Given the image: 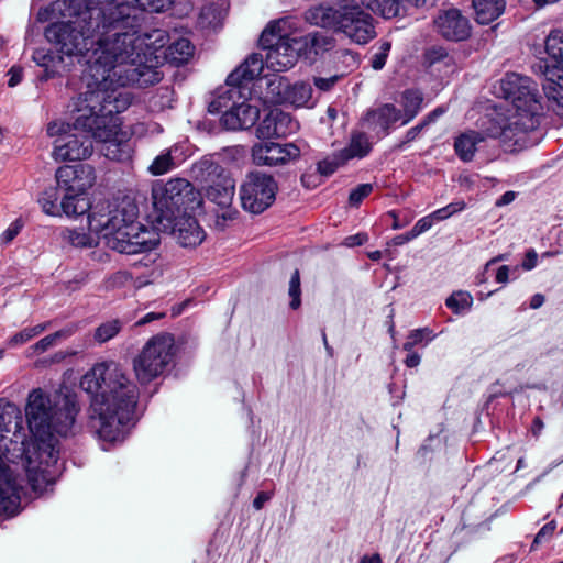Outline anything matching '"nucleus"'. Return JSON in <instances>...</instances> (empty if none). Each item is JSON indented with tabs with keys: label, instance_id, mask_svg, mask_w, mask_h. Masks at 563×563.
Wrapping results in <instances>:
<instances>
[{
	"label": "nucleus",
	"instance_id": "f257e3e1",
	"mask_svg": "<svg viewBox=\"0 0 563 563\" xmlns=\"http://www.w3.org/2000/svg\"><path fill=\"white\" fill-rule=\"evenodd\" d=\"M89 394L87 429L103 450L122 443L135 420L140 389L126 371L113 361L97 363L80 379Z\"/></svg>",
	"mask_w": 563,
	"mask_h": 563
},
{
	"label": "nucleus",
	"instance_id": "f03ea898",
	"mask_svg": "<svg viewBox=\"0 0 563 563\" xmlns=\"http://www.w3.org/2000/svg\"><path fill=\"white\" fill-rule=\"evenodd\" d=\"M81 92L76 101V114L74 118L73 126L64 123L51 122L47 125V134L56 136L54 141L53 157L57 162H75L89 158L93 153L92 140L102 143L103 155L111 159L123 162L131 157V143L130 136L126 131L122 130V121L119 114L122 111H115L109 114L115 119V131L111 132L108 137L102 139L95 135L93 128L77 126L76 120L79 117V109L81 107ZM96 117H108V112L100 111L98 107L95 109Z\"/></svg>",
	"mask_w": 563,
	"mask_h": 563
},
{
	"label": "nucleus",
	"instance_id": "7ed1b4c3",
	"mask_svg": "<svg viewBox=\"0 0 563 563\" xmlns=\"http://www.w3.org/2000/svg\"><path fill=\"white\" fill-rule=\"evenodd\" d=\"M139 208L131 200H123L108 214H89V229L100 233L106 245L119 253L137 254L154 250L159 243V233L137 222Z\"/></svg>",
	"mask_w": 563,
	"mask_h": 563
},
{
	"label": "nucleus",
	"instance_id": "20e7f679",
	"mask_svg": "<svg viewBox=\"0 0 563 563\" xmlns=\"http://www.w3.org/2000/svg\"><path fill=\"white\" fill-rule=\"evenodd\" d=\"M496 89L498 97L512 103L515 113L507 124L494 125L487 134L503 142H514L518 145L525 143V135L537 130L541 122L542 107L533 81L529 77L509 73L499 80Z\"/></svg>",
	"mask_w": 563,
	"mask_h": 563
},
{
	"label": "nucleus",
	"instance_id": "39448f33",
	"mask_svg": "<svg viewBox=\"0 0 563 563\" xmlns=\"http://www.w3.org/2000/svg\"><path fill=\"white\" fill-rule=\"evenodd\" d=\"M79 406L75 398L55 396L41 388L33 389L25 406V417L31 433L45 443L54 433L67 437L75 432Z\"/></svg>",
	"mask_w": 563,
	"mask_h": 563
},
{
	"label": "nucleus",
	"instance_id": "423d86ee",
	"mask_svg": "<svg viewBox=\"0 0 563 563\" xmlns=\"http://www.w3.org/2000/svg\"><path fill=\"white\" fill-rule=\"evenodd\" d=\"M55 178L59 189L64 190L62 210L68 217L86 213L90 201L86 196L96 183L95 168L89 164L64 165L57 168Z\"/></svg>",
	"mask_w": 563,
	"mask_h": 563
},
{
	"label": "nucleus",
	"instance_id": "0eeeda50",
	"mask_svg": "<svg viewBox=\"0 0 563 563\" xmlns=\"http://www.w3.org/2000/svg\"><path fill=\"white\" fill-rule=\"evenodd\" d=\"M210 113H222L221 124L231 131L252 128L260 118V109L247 102L238 87H228L209 103Z\"/></svg>",
	"mask_w": 563,
	"mask_h": 563
},
{
	"label": "nucleus",
	"instance_id": "6e6552de",
	"mask_svg": "<svg viewBox=\"0 0 563 563\" xmlns=\"http://www.w3.org/2000/svg\"><path fill=\"white\" fill-rule=\"evenodd\" d=\"M287 21L280 19L271 22L262 32L260 44L266 49L265 66L276 73L286 71L297 63L300 56L296 38L284 35Z\"/></svg>",
	"mask_w": 563,
	"mask_h": 563
},
{
	"label": "nucleus",
	"instance_id": "1a4fd4ad",
	"mask_svg": "<svg viewBox=\"0 0 563 563\" xmlns=\"http://www.w3.org/2000/svg\"><path fill=\"white\" fill-rule=\"evenodd\" d=\"M156 223L173 220L176 216L187 212L196 199L192 185L184 178L170 179L152 189Z\"/></svg>",
	"mask_w": 563,
	"mask_h": 563
},
{
	"label": "nucleus",
	"instance_id": "9d476101",
	"mask_svg": "<svg viewBox=\"0 0 563 563\" xmlns=\"http://www.w3.org/2000/svg\"><path fill=\"white\" fill-rule=\"evenodd\" d=\"M175 355L174 336L159 333L151 338L137 357L133 369L141 384H146L161 376L172 364Z\"/></svg>",
	"mask_w": 563,
	"mask_h": 563
},
{
	"label": "nucleus",
	"instance_id": "9b49d317",
	"mask_svg": "<svg viewBox=\"0 0 563 563\" xmlns=\"http://www.w3.org/2000/svg\"><path fill=\"white\" fill-rule=\"evenodd\" d=\"M548 58L543 68V90L549 100L556 104L555 111L563 115V32L553 31L545 38Z\"/></svg>",
	"mask_w": 563,
	"mask_h": 563
},
{
	"label": "nucleus",
	"instance_id": "f8f14e48",
	"mask_svg": "<svg viewBox=\"0 0 563 563\" xmlns=\"http://www.w3.org/2000/svg\"><path fill=\"white\" fill-rule=\"evenodd\" d=\"M278 186L273 176L251 172L240 189L242 207L255 214L262 213L275 200Z\"/></svg>",
	"mask_w": 563,
	"mask_h": 563
},
{
	"label": "nucleus",
	"instance_id": "ddd939ff",
	"mask_svg": "<svg viewBox=\"0 0 563 563\" xmlns=\"http://www.w3.org/2000/svg\"><path fill=\"white\" fill-rule=\"evenodd\" d=\"M165 7L164 11L167 9V1L164 0ZM147 11H144V19L146 18L145 13ZM163 12V10L161 11ZM145 23V21L143 22ZM144 25V24H142ZM159 32H164L166 34L165 41L161 47H156L154 49L153 57L155 58L152 62H147L146 64H152L154 70L157 73L159 79L152 85H155L162 80V74L158 70V65L162 63V60H166L168 64L174 66H181L187 64L192 57L195 53V46L191 44V42L188 38H178L175 42L170 43L166 48V44L169 40V36L166 31L157 29ZM156 32V30H152L151 32H143V26L140 27V31L137 34L142 37V42L144 43L143 48L147 49L148 44H151L152 40H150L147 36L152 33ZM145 62V59H143ZM144 85L143 87L150 86ZM141 87L140 85H137Z\"/></svg>",
	"mask_w": 563,
	"mask_h": 563
},
{
	"label": "nucleus",
	"instance_id": "4468645a",
	"mask_svg": "<svg viewBox=\"0 0 563 563\" xmlns=\"http://www.w3.org/2000/svg\"><path fill=\"white\" fill-rule=\"evenodd\" d=\"M301 150L295 143L261 140L251 148L252 161L257 166H285L299 159Z\"/></svg>",
	"mask_w": 563,
	"mask_h": 563
},
{
	"label": "nucleus",
	"instance_id": "2eb2a0df",
	"mask_svg": "<svg viewBox=\"0 0 563 563\" xmlns=\"http://www.w3.org/2000/svg\"><path fill=\"white\" fill-rule=\"evenodd\" d=\"M340 31L357 44H366L376 35L373 18L358 5L344 4Z\"/></svg>",
	"mask_w": 563,
	"mask_h": 563
},
{
	"label": "nucleus",
	"instance_id": "dca6fc26",
	"mask_svg": "<svg viewBox=\"0 0 563 563\" xmlns=\"http://www.w3.org/2000/svg\"><path fill=\"white\" fill-rule=\"evenodd\" d=\"M210 167L212 168L210 174H216L217 180L208 186L206 196L213 203L222 209H227L221 214L223 220H233L238 214L236 210L230 209L235 192V181L229 174L224 173L219 165L211 164ZM218 220H220L219 216ZM217 223L219 224V221H217Z\"/></svg>",
	"mask_w": 563,
	"mask_h": 563
},
{
	"label": "nucleus",
	"instance_id": "f3484780",
	"mask_svg": "<svg viewBox=\"0 0 563 563\" xmlns=\"http://www.w3.org/2000/svg\"><path fill=\"white\" fill-rule=\"evenodd\" d=\"M157 225L163 231H170L183 247H196L206 239V233L196 218L187 214V212Z\"/></svg>",
	"mask_w": 563,
	"mask_h": 563
},
{
	"label": "nucleus",
	"instance_id": "a211bd4d",
	"mask_svg": "<svg viewBox=\"0 0 563 563\" xmlns=\"http://www.w3.org/2000/svg\"><path fill=\"white\" fill-rule=\"evenodd\" d=\"M22 486L18 476L0 456V514L13 516L21 504Z\"/></svg>",
	"mask_w": 563,
	"mask_h": 563
},
{
	"label": "nucleus",
	"instance_id": "6ab92c4d",
	"mask_svg": "<svg viewBox=\"0 0 563 563\" xmlns=\"http://www.w3.org/2000/svg\"><path fill=\"white\" fill-rule=\"evenodd\" d=\"M299 129V123L279 109L271 110L260 122L256 129V135L261 140H271L273 137H286Z\"/></svg>",
	"mask_w": 563,
	"mask_h": 563
},
{
	"label": "nucleus",
	"instance_id": "aec40b11",
	"mask_svg": "<svg viewBox=\"0 0 563 563\" xmlns=\"http://www.w3.org/2000/svg\"><path fill=\"white\" fill-rule=\"evenodd\" d=\"M433 23L437 32L449 41H464L471 35L470 21L457 9L440 12Z\"/></svg>",
	"mask_w": 563,
	"mask_h": 563
},
{
	"label": "nucleus",
	"instance_id": "412c9836",
	"mask_svg": "<svg viewBox=\"0 0 563 563\" xmlns=\"http://www.w3.org/2000/svg\"><path fill=\"white\" fill-rule=\"evenodd\" d=\"M264 65L265 60L261 54H251L228 76V87H238L241 90L243 82H247L260 77L264 69Z\"/></svg>",
	"mask_w": 563,
	"mask_h": 563
},
{
	"label": "nucleus",
	"instance_id": "4be33fe9",
	"mask_svg": "<svg viewBox=\"0 0 563 563\" xmlns=\"http://www.w3.org/2000/svg\"><path fill=\"white\" fill-rule=\"evenodd\" d=\"M187 157L186 146L179 143L175 144L156 156L148 170L154 176L166 174L178 167Z\"/></svg>",
	"mask_w": 563,
	"mask_h": 563
},
{
	"label": "nucleus",
	"instance_id": "5701e85b",
	"mask_svg": "<svg viewBox=\"0 0 563 563\" xmlns=\"http://www.w3.org/2000/svg\"><path fill=\"white\" fill-rule=\"evenodd\" d=\"M296 41L300 55L310 60L331 51L335 45L334 38L322 32L309 33L300 38H296Z\"/></svg>",
	"mask_w": 563,
	"mask_h": 563
},
{
	"label": "nucleus",
	"instance_id": "b1692460",
	"mask_svg": "<svg viewBox=\"0 0 563 563\" xmlns=\"http://www.w3.org/2000/svg\"><path fill=\"white\" fill-rule=\"evenodd\" d=\"M494 125H501L498 122H493L490 129ZM489 128L485 131V134L478 131L468 130L461 133L454 141V151L457 157L463 162H471L477 150V145L482 143L485 137H490L488 133Z\"/></svg>",
	"mask_w": 563,
	"mask_h": 563
},
{
	"label": "nucleus",
	"instance_id": "393cba45",
	"mask_svg": "<svg viewBox=\"0 0 563 563\" xmlns=\"http://www.w3.org/2000/svg\"><path fill=\"white\" fill-rule=\"evenodd\" d=\"M401 110L390 103H385L376 109L369 110L365 117V121L369 128L374 130L379 129L385 134L388 133L389 128L394 123L401 121Z\"/></svg>",
	"mask_w": 563,
	"mask_h": 563
},
{
	"label": "nucleus",
	"instance_id": "a878e982",
	"mask_svg": "<svg viewBox=\"0 0 563 563\" xmlns=\"http://www.w3.org/2000/svg\"><path fill=\"white\" fill-rule=\"evenodd\" d=\"M343 7L344 4H341L339 9H335L330 5L319 4L310 8L305 16L310 24L340 30Z\"/></svg>",
	"mask_w": 563,
	"mask_h": 563
},
{
	"label": "nucleus",
	"instance_id": "bb28decb",
	"mask_svg": "<svg viewBox=\"0 0 563 563\" xmlns=\"http://www.w3.org/2000/svg\"><path fill=\"white\" fill-rule=\"evenodd\" d=\"M475 20L479 24H489L505 11V0H473Z\"/></svg>",
	"mask_w": 563,
	"mask_h": 563
},
{
	"label": "nucleus",
	"instance_id": "cd10ccee",
	"mask_svg": "<svg viewBox=\"0 0 563 563\" xmlns=\"http://www.w3.org/2000/svg\"><path fill=\"white\" fill-rule=\"evenodd\" d=\"M372 151V143L368 135L362 131H353L351 133L347 145L340 150L346 162L352 159H362Z\"/></svg>",
	"mask_w": 563,
	"mask_h": 563
},
{
	"label": "nucleus",
	"instance_id": "c85d7f7f",
	"mask_svg": "<svg viewBox=\"0 0 563 563\" xmlns=\"http://www.w3.org/2000/svg\"><path fill=\"white\" fill-rule=\"evenodd\" d=\"M362 3L385 19L402 16L408 13L405 0H363Z\"/></svg>",
	"mask_w": 563,
	"mask_h": 563
},
{
	"label": "nucleus",
	"instance_id": "c756f323",
	"mask_svg": "<svg viewBox=\"0 0 563 563\" xmlns=\"http://www.w3.org/2000/svg\"><path fill=\"white\" fill-rule=\"evenodd\" d=\"M422 102L423 96L418 89H407L401 93L400 106L402 108V125L410 122L420 112Z\"/></svg>",
	"mask_w": 563,
	"mask_h": 563
},
{
	"label": "nucleus",
	"instance_id": "7c9ffc66",
	"mask_svg": "<svg viewBox=\"0 0 563 563\" xmlns=\"http://www.w3.org/2000/svg\"><path fill=\"white\" fill-rule=\"evenodd\" d=\"M33 59L42 67L45 68L46 77H54L62 70H65L63 64V57L55 55L54 53H45L37 51L34 53Z\"/></svg>",
	"mask_w": 563,
	"mask_h": 563
},
{
	"label": "nucleus",
	"instance_id": "2f4dec72",
	"mask_svg": "<svg viewBox=\"0 0 563 563\" xmlns=\"http://www.w3.org/2000/svg\"><path fill=\"white\" fill-rule=\"evenodd\" d=\"M48 327V323H40L33 327H26L7 339L5 345L10 349L26 344L37 335L42 334Z\"/></svg>",
	"mask_w": 563,
	"mask_h": 563
},
{
	"label": "nucleus",
	"instance_id": "473e14b6",
	"mask_svg": "<svg viewBox=\"0 0 563 563\" xmlns=\"http://www.w3.org/2000/svg\"><path fill=\"white\" fill-rule=\"evenodd\" d=\"M58 190L57 188H47L45 189L41 197L38 198V203L42 208V211L48 216L57 217L63 212L62 205H58Z\"/></svg>",
	"mask_w": 563,
	"mask_h": 563
},
{
	"label": "nucleus",
	"instance_id": "72a5a7b5",
	"mask_svg": "<svg viewBox=\"0 0 563 563\" xmlns=\"http://www.w3.org/2000/svg\"><path fill=\"white\" fill-rule=\"evenodd\" d=\"M68 335L69 332L64 330L46 335L26 350V356L33 357L41 355L53 347L59 339H65Z\"/></svg>",
	"mask_w": 563,
	"mask_h": 563
},
{
	"label": "nucleus",
	"instance_id": "f704fd0d",
	"mask_svg": "<svg viewBox=\"0 0 563 563\" xmlns=\"http://www.w3.org/2000/svg\"><path fill=\"white\" fill-rule=\"evenodd\" d=\"M435 338L433 331L429 328H420L409 332L406 342L404 343V350L410 352L415 346H426Z\"/></svg>",
	"mask_w": 563,
	"mask_h": 563
},
{
	"label": "nucleus",
	"instance_id": "c9c22d12",
	"mask_svg": "<svg viewBox=\"0 0 563 563\" xmlns=\"http://www.w3.org/2000/svg\"><path fill=\"white\" fill-rule=\"evenodd\" d=\"M312 97V87L307 82L295 84L288 92V99L296 107L308 106Z\"/></svg>",
	"mask_w": 563,
	"mask_h": 563
},
{
	"label": "nucleus",
	"instance_id": "e433bc0d",
	"mask_svg": "<svg viewBox=\"0 0 563 563\" xmlns=\"http://www.w3.org/2000/svg\"><path fill=\"white\" fill-rule=\"evenodd\" d=\"M121 328L122 323L118 319L106 321L96 329L95 340L99 343L108 342L120 332Z\"/></svg>",
	"mask_w": 563,
	"mask_h": 563
},
{
	"label": "nucleus",
	"instance_id": "4c0bfd02",
	"mask_svg": "<svg viewBox=\"0 0 563 563\" xmlns=\"http://www.w3.org/2000/svg\"><path fill=\"white\" fill-rule=\"evenodd\" d=\"M347 162L343 157L340 151L333 153L331 156L318 163L317 169L323 176H330L338 170L341 166H344Z\"/></svg>",
	"mask_w": 563,
	"mask_h": 563
},
{
	"label": "nucleus",
	"instance_id": "58836bf2",
	"mask_svg": "<svg viewBox=\"0 0 563 563\" xmlns=\"http://www.w3.org/2000/svg\"><path fill=\"white\" fill-rule=\"evenodd\" d=\"M473 298L467 291H455L445 301V305L453 312L459 313L471 308Z\"/></svg>",
	"mask_w": 563,
	"mask_h": 563
},
{
	"label": "nucleus",
	"instance_id": "ea45409f",
	"mask_svg": "<svg viewBox=\"0 0 563 563\" xmlns=\"http://www.w3.org/2000/svg\"><path fill=\"white\" fill-rule=\"evenodd\" d=\"M64 236L76 247H91L96 244V239L82 230H67Z\"/></svg>",
	"mask_w": 563,
	"mask_h": 563
},
{
	"label": "nucleus",
	"instance_id": "a19ab883",
	"mask_svg": "<svg viewBox=\"0 0 563 563\" xmlns=\"http://www.w3.org/2000/svg\"><path fill=\"white\" fill-rule=\"evenodd\" d=\"M465 208L466 203L464 202V200H455L446 205L445 207H442L431 212L430 216L434 222H439L446 220L459 212H462Z\"/></svg>",
	"mask_w": 563,
	"mask_h": 563
},
{
	"label": "nucleus",
	"instance_id": "79ce46f5",
	"mask_svg": "<svg viewBox=\"0 0 563 563\" xmlns=\"http://www.w3.org/2000/svg\"><path fill=\"white\" fill-rule=\"evenodd\" d=\"M426 62L431 67L440 63H443L445 66H452L453 57L449 55L445 48L437 46L427 51Z\"/></svg>",
	"mask_w": 563,
	"mask_h": 563
},
{
	"label": "nucleus",
	"instance_id": "37998d69",
	"mask_svg": "<svg viewBox=\"0 0 563 563\" xmlns=\"http://www.w3.org/2000/svg\"><path fill=\"white\" fill-rule=\"evenodd\" d=\"M374 186L372 184H361L353 188L349 196V205L357 208L364 199L373 192Z\"/></svg>",
	"mask_w": 563,
	"mask_h": 563
},
{
	"label": "nucleus",
	"instance_id": "c03bdc74",
	"mask_svg": "<svg viewBox=\"0 0 563 563\" xmlns=\"http://www.w3.org/2000/svg\"><path fill=\"white\" fill-rule=\"evenodd\" d=\"M288 292L291 298L290 303H289L290 308L294 310L298 309L301 305L300 274H299L298 269H296L290 277Z\"/></svg>",
	"mask_w": 563,
	"mask_h": 563
},
{
	"label": "nucleus",
	"instance_id": "a18cd8bd",
	"mask_svg": "<svg viewBox=\"0 0 563 563\" xmlns=\"http://www.w3.org/2000/svg\"><path fill=\"white\" fill-rule=\"evenodd\" d=\"M157 258H158V255L156 253H154V254L150 253V254L145 255L144 257H142V260H140L139 262H135L133 264V266L135 268L141 267V266L147 267L148 272L146 274V277L154 278L159 273L158 268L155 265L157 262Z\"/></svg>",
	"mask_w": 563,
	"mask_h": 563
},
{
	"label": "nucleus",
	"instance_id": "49530a36",
	"mask_svg": "<svg viewBox=\"0 0 563 563\" xmlns=\"http://www.w3.org/2000/svg\"><path fill=\"white\" fill-rule=\"evenodd\" d=\"M519 274H520L519 266L510 267L508 265H501L496 272L495 279L499 284H506V283H508L510 277L512 279H517L519 277Z\"/></svg>",
	"mask_w": 563,
	"mask_h": 563
},
{
	"label": "nucleus",
	"instance_id": "de8ad7c7",
	"mask_svg": "<svg viewBox=\"0 0 563 563\" xmlns=\"http://www.w3.org/2000/svg\"><path fill=\"white\" fill-rule=\"evenodd\" d=\"M24 227V223L21 219H16L13 222L10 223V225L7 228V230L3 231L1 234V242L3 244L11 243L16 235L21 232L22 228Z\"/></svg>",
	"mask_w": 563,
	"mask_h": 563
},
{
	"label": "nucleus",
	"instance_id": "09e8293b",
	"mask_svg": "<svg viewBox=\"0 0 563 563\" xmlns=\"http://www.w3.org/2000/svg\"><path fill=\"white\" fill-rule=\"evenodd\" d=\"M27 478L34 489H37L46 482L45 470L42 466L38 470H34L31 466L27 467Z\"/></svg>",
	"mask_w": 563,
	"mask_h": 563
},
{
	"label": "nucleus",
	"instance_id": "8fccbe9b",
	"mask_svg": "<svg viewBox=\"0 0 563 563\" xmlns=\"http://www.w3.org/2000/svg\"><path fill=\"white\" fill-rule=\"evenodd\" d=\"M555 528L556 525L554 521L545 523L534 537L532 548L549 540L553 536Z\"/></svg>",
	"mask_w": 563,
	"mask_h": 563
},
{
	"label": "nucleus",
	"instance_id": "3c124183",
	"mask_svg": "<svg viewBox=\"0 0 563 563\" xmlns=\"http://www.w3.org/2000/svg\"><path fill=\"white\" fill-rule=\"evenodd\" d=\"M433 224L434 221L430 214L422 217L416 222V224L411 229V236H419L420 234L430 230Z\"/></svg>",
	"mask_w": 563,
	"mask_h": 563
},
{
	"label": "nucleus",
	"instance_id": "603ef678",
	"mask_svg": "<svg viewBox=\"0 0 563 563\" xmlns=\"http://www.w3.org/2000/svg\"><path fill=\"white\" fill-rule=\"evenodd\" d=\"M429 125L423 121V119L421 120V122L412 128H410L407 133H406V136H405V142L406 143H409V142H412L415 141L418 135L424 130L427 129Z\"/></svg>",
	"mask_w": 563,
	"mask_h": 563
},
{
	"label": "nucleus",
	"instance_id": "864d4df0",
	"mask_svg": "<svg viewBox=\"0 0 563 563\" xmlns=\"http://www.w3.org/2000/svg\"><path fill=\"white\" fill-rule=\"evenodd\" d=\"M367 239L368 236L366 233H357L354 235L346 236L344 240V245L349 247L363 245L367 241Z\"/></svg>",
	"mask_w": 563,
	"mask_h": 563
},
{
	"label": "nucleus",
	"instance_id": "5fc2aeb1",
	"mask_svg": "<svg viewBox=\"0 0 563 563\" xmlns=\"http://www.w3.org/2000/svg\"><path fill=\"white\" fill-rule=\"evenodd\" d=\"M537 262H538V254L534 250L531 249L526 253V257L522 262L521 267L525 271H531L532 268L536 267Z\"/></svg>",
	"mask_w": 563,
	"mask_h": 563
},
{
	"label": "nucleus",
	"instance_id": "6e6d98bb",
	"mask_svg": "<svg viewBox=\"0 0 563 563\" xmlns=\"http://www.w3.org/2000/svg\"><path fill=\"white\" fill-rule=\"evenodd\" d=\"M336 77H331V78H321V77H316L313 82H314V86L322 90V91H328L330 90L334 84L336 82Z\"/></svg>",
	"mask_w": 563,
	"mask_h": 563
},
{
	"label": "nucleus",
	"instance_id": "4d7b16f0",
	"mask_svg": "<svg viewBox=\"0 0 563 563\" xmlns=\"http://www.w3.org/2000/svg\"><path fill=\"white\" fill-rule=\"evenodd\" d=\"M8 75H9V80H8L9 87H15L16 85H19L22 81L23 73H22V69L19 67H12L9 70Z\"/></svg>",
	"mask_w": 563,
	"mask_h": 563
},
{
	"label": "nucleus",
	"instance_id": "13d9d810",
	"mask_svg": "<svg viewBox=\"0 0 563 563\" xmlns=\"http://www.w3.org/2000/svg\"><path fill=\"white\" fill-rule=\"evenodd\" d=\"M272 498V493L268 492H260L255 499L253 500V506L255 509L260 510L264 507L265 503H267Z\"/></svg>",
	"mask_w": 563,
	"mask_h": 563
},
{
	"label": "nucleus",
	"instance_id": "bf43d9fd",
	"mask_svg": "<svg viewBox=\"0 0 563 563\" xmlns=\"http://www.w3.org/2000/svg\"><path fill=\"white\" fill-rule=\"evenodd\" d=\"M517 194L515 191H506L495 202L496 207H504L511 203L516 199Z\"/></svg>",
	"mask_w": 563,
	"mask_h": 563
},
{
	"label": "nucleus",
	"instance_id": "052dcab7",
	"mask_svg": "<svg viewBox=\"0 0 563 563\" xmlns=\"http://www.w3.org/2000/svg\"><path fill=\"white\" fill-rule=\"evenodd\" d=\"M386 216L390 217L393 219L391 228L394 230L401 229L411 221V218H408V219L404 220V222H400V220L398 219V214L395 210L388 211Z\"/></svg>",
	"mask_w": 563,
	"mask_h": 563
},
{
	"label": "nucleus",
	"instance_id": "680f3d73",
	"mask_svg": "<svg viewBox=\"0 0 563 563\" xmlns=\"http://www.w3.org/2000/svg\"><path fill=\"white\" fill-rule=\"evenodd\" d=\"M445 112V109L443 107H438L435 108L433 111H431L430 113H428L424 118H423V121L430 125L432 123H434L443 113Z\"/></svg>",
	"mask_w": 563,
	"mask_h": 563
},
{
	"label": "nucleus",
	"instance_id": "e2e57ef3",
	"mask_svg": "<svg viewBox=\"0 0 563 563\" xmlns=\"http://www.w3.org/2000/svg\"><path fill=\"white\" fill-rule=\"evenodd\" d=\"M165 317L164 312H148L144 317H142L136 324L137 325H144L147 324L154 320H159Z\"/></svg>",
	"mask_w": 563,
	"mask_h": 563
},
{
	"label": "nucleus",
	"instance_id": "0e129e2a",
	"mask_svg": "<svg viewBox=\"0 0 563 563\" xmlns=\"http://www.w3.org/2000/svg\"><path fill=\"white\" fill-rule=\"evenodd\" d=\"M420 360H421L420 355L417 352L411 350L410 352H408V354L405 358V364L407 367L413 368L420 364Z\"/></svg>",
	"mask_w": 563,
	"mask_h": 563
},
{
	"label": "nucleus",
	"instance_id": "69168bd1",
	"mask_svg": "<svg viewBox=\"0 0 563 563\" xmlns=\"http://www.w3.org/2000/svg\"><path fill=\"white\" fill-rule=\"evenodd\" d=\"M413 239H416V236H411V230H410L404 234H399V235H396L395 238H393L391 244L395 246H399V245H404V244L408 243L409 241H411Z\"/></svg>",
	"mask_w": 563,
	"mask_h": 563
},
{
	"label": "nucleus",
	"instance_id": "338daca9",
	"mask_svg": "<svg viewBox=\"0 0 563 563\" xmlns=\"http://www.w3.org/2000/svg\"><path fill=\"white\" fill-rule=\"evenodd\" d=\"M386 59H387L386 53L379 52V53L375 54L372 59V67L377 70L382 69L386 64Z\"/></svg>",
	"mask_w": 563,
	"mask_h": 563
},
{
	"label": "nucleus",
	"instance_id": "774afa93",
	"mask_svg": "<svg viewBox=\"0 0 563 563\" xmlns=\"http://www.w3.org/2000/svg\"><path fill=\"white\" fill-rule=\"evenodd\" d=\"M543 421L540 417H536L532 421V426H531V432L532 434L538 438L540 435V433L542 432L543 430Z\"/></svg>",
	"mask_w": 563,
	"mask_h": 563
}]
</instances>
